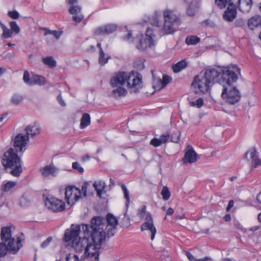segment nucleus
Wrapping results in <instances>:
<instances>
[{
	"mask_svg": "<svg viewBox=\"0 0 261 261\" xmlns=\"http://www.w3.org/2000/svg\"><path fill=\"white\" fill-rule=\"evenodd\" d=\"M105 219L100 216H95L91 220V224H83L82 228L85 233H90L92 245L95 246L94 250L99 253L101 244L105 241L106 234L103 230Z\"/></svg>",
	"mask_w": 261,
	"mask_h": 261,
	"instance_id": "obj_1",
	"label": "nucleus"
},
{
	"mask_svg": "<svg viewBox=\"0 0 261 261\" xmlns=\"http://www.w3.org/2000/svg\"><path fill=\"white\" fill-rule=\"evenodd\" d=\"M232 68L234 70H230L229 67L207 69L206 70L204 75L212 85L215 82L223 85L225 83V82L229 78H231L232 81H235L238 79L235 71L240 73V69L237 65H233Z\"/></svg>",
	"mask_w": 261,
	"mask_h": 261,
	"instance_id": "obj_2",
	"label": "nucleus"
},
{
	"mask_svg": "<svg viewBox=\"0 0 261 261\" xmlns=\"http://www.w3.org/2000/svg\"><path fill=\"white\" fill-rule=\"evenodd\" d=\"M127 83V87L137 92L141 88L142 75L138 74L135 75L134 73H128L125 71H119L110 80V85L113 88L117 86H122Z\"/></svg>",
	"mask_w": 261,
	"mask_h": 261,
	"instance_id": "obj_3",
	"label": "nucleus"
},
{
	"mask_svg": "<svg viewBox=\"0 0 261 261\" xmlns=\"http://www.w3.org/2000/svg\"><path fill=\"white\" fill-rule=\"evenodd\" d=\"M1 237L2 243H0V257L5 256L7 252L16 254L22 247L21 240L19 237L16 239L12 237L10 227H3L2 229Z\"/></svg>",
	"mask_w": 261,
	"mask_h": 261,
	"instance_id": "obj_4",
	"label": "nucleus"
},
{
	"mask_svg": "<svg viewBox=\"0 0 261 261\" xmlns=\"http://www.w3.org/2000/svg\"><path fill=\"white\" fill-rule=\"evenodd\" d=\"M2 163L6 168L12 169L10 173L13 176H19L22 171L20 159L12 148L4 153Z\"/></svg>",
	"mask_w": 261,
	"mask_h": 261,
	"instance_id": "obj_5",
	"label": "nucleus"
},
{
	"mask_svg": "<svg viewBox=\"0 0 261 261\" xmlns=\"http://www.w3.org/2000/svg\"><path fill=\"white\" fill-rule=\"evenodd\" d=\"M72 245L76 252L81 253L84 250V253L81 256V259H84L85 257H94L96 261H99V253H97V251L94 250L95 247L92 245V243H89L88 238H79L78 241H75Z\"/></svg>",
	"mask_w": 261,
	"mask_h": 261,
	"instance_id": "obj_6",
	"label": "nucleus"
},
{
	"mask_svg": "<svg viewBox=\"0 0 261 261\" xmlns=\"http://www.w3.org/2000/svg\"><path fill=\"white\" fill-rule=\"evenodd\" d=\"M238 79L235 81L231 80V78H229L224 84H223V88L221 93L222 98L225 100L226 102L231 105H234L238 102L241 99V94L239 91L233 84L237 82Z\"/></svg>",
	"mask_w": 261,
	"mask_h": 261,
	"instance_id": "obj_7",
	"label": "nucleus"
},
{
	"mask_svg": "<svg viewBox=\"0 0 261 261\" xmlns=\"http://www.w3.org/2000/svg\"><path fill=\"white\" fill-rule=\"evenodd\" d=\"M164 17L165 21L163 30L165 34L174 33L180 23L179 19L172 11L168 10L164 11Z\"/></svg>",
	"mask_w": 261,
	"mask_h": 261,
	"instance_id": "obj_8",
	"label": "nucleus"
},
{
	"mask_svg": "<svg viewBox=\"0 0 261 261\" xmlns=\"http://www.w3.org/2000/svg\"><path fill=\"white\" fill-rule=\"evenodd\" d=\"M155 35L151 28H147L145 32V37L143 35L139 40V43L137 45V48L141 51L146 50L148 48H152L155 45V42L154 40Z\"/></svg>",
	"mask_w": 261,
	"mask_h": 261,
	"instance_id": "obj_9",
	"label": "nucleus"
},
{
	"mask_svg": "<svg viewBox=\"0 0 261 261\" xmlns=\"http://www.w3.org/2000/svg\"><path fill=\"white\" fill-rule=\"evenodd\" d=\"M191 86L194 88H198V90H194V93L198 94L199 92L201 93L207 92L210 87L213 85L204 75H198L194 77Z\"/></svg>",
	"mask_w": 261,
	"mask_h": 261,
	"instance_id": "obj_10",
	"label": "nucleus"
},
{
	"mask_svg": "<svg viewBox=\"0 0 261 261\" xmlns=\"http://www.w3.org/2000/svg\"><path fill=\"white\" fill-rule=\"evenodd\" d=\"M44 202L47 209L54 213L61 212L65 209V204L63 200L51 196H47Z\"/></svg>",
	"mask_w": 261,
	"mask_h": 261,
	"instance_id": "obj_11",
	"label": "nucleus"
},
{
	"mask_svg": "<svg viewBox=\"0 0 261 261\" xmlns=\"http://www.w3.org/2000/svg\"><path fill=\"white\" fill-rule=\"evenodd\" d=\"M81 191L74 186H69L65 188V199L68 205H72L81 197Z\"/></svg>",
	"mask_w": 261,
	"mask_h": 261,
	"instance_id": "obj_12",
	"label": "nucleus"
},
{
	"mask_svg": "<svg viewBox=\"0 0 261 261\" xmlns=\"http://www.w3.org/2000/svg\"><path fill=\"white\" fill-rule=\"evenodd\" d=\"M81 232V227L79 225L72 224L70 229L66 230L64 233V240L65 242H71L74 244L77 241Z\"/></svg>",
	"mask_w": 261,
	"mask_h": 261,
	"instance_id": "obj_13",
	"label": "nucleus"
},
{
	"mask_svg": "<svg viewBox=\"0 0 261 261\" xmlns=\"http://www.w3.org/2000/svg\"><path fill=\"white\" fill-rule=\"evenodd\" d=\"M145 219V222L141 226V230L142 231L145 230H150L151 233V240H153L156 234V230L153 224V218L151 214L150 213H147Z\"/></svg>",
	"mask_w": 261,
	"mask_h": 261,
	"instance_id": "obj_14",
	"label": "nucleus"
},
{
	"mask_svg": "<svg viewBox=\"0 0 261 261\" xmlns=\"http://www.w3.org/2000/svg\"><path fill=\"white\" fill-rule=\"evenodd\" d=\"M29 141V137L22 134H17L14 139L13 146L16 152L23 151L26 149L25 147Z\"/></svg>",
	"mask_w": 261,
	"mask_h": 261,
	"instance_id": "obj_15",
	"label": "nucleus"
},
{
	"mask_svg": "<svg viewBox=\"0 0 261 261\" xmlns=\"http://www.w3.org/2000/svg\"><path fill=\"white\" fill-rule=\"evenodd\" d=\"M237 11L236 5L229 3L223 14V19L227 22H232L237 17Z\"/></svg>",
	"mask_w": 261,
	"mask_h": 261,
	"instance_id": "obj_16",
	"label": "nucleus"
},
{
	"mask_svg": "<svg viewBox=\"0 0 261 261\" xmlns=\"http://www.w3.org/2000/svg\"><path fill=\"white\" fill-rule=\"evenodd\" d=\"M117 28V26L114 24H108L100 26L96 29L94 34L96 36L108 35L114 32Z\"/></svg>",
	"mask_w": 261,
	"mask_h": 261,
	"instance_id": "obj_17",
	"label": "nucleus"
},
{
	"mask_svg": "<svg viewBox=\"0 0 261 261\" xmlns=\"http://www.w3.org/2000/svg\"><path fill=\"white\" fill-rule=\"evenodd\" d=\"M69 12L73 15L72 19L76 22L80 23L84 19V16L81 14V8L78 6H71Z\"/></svg>",
	"mask_w": 261,
	"mask_h": 261,
	"instance_id": "obj_18",
	"label": "nucleus"
},
{
	"mask_svg": "<svg viewBox=\"0 0 261 261\" xmlns=\"http://www.w3.org/2000/svg\"><path fill=\"white\" fill-rule=\"evenodd\" d=\"M25 130L26 132L25 136H28L29 137V136L34 137L40 133L41 128L38 123L35 122L32 125L27 126Z\"/></svg>",
	"mask_w": 261,
	"mask_h": 261,
	"instance_id": "obj_19",
	"label": "nucleus"
},
{
	"mask_svg": "<svg viewBox=\"0 0 261 261\" xmlns=\"http://www.w3.org/2000/svg\"><path fill=\"white\" fill-rule=\"evenodd\" d=\"M197 154L193 148H191L186 152L182 161L184 163H193L197 161Z\"/></svg>",
	"mask_w": 261,
	"mask_h": 261,
	"instance_id": "obj_20",
	"label": "nucleus"
},
{
	"mask_svg": "<svg viewBox=\"0 0 261 261\" xmlns=\"http://www.w3.org/2000/svg\"><path fill=\"white\" fill-rule=\"evenodd\" d=\"M40 171L43 176L47 177L50 175L56 176L58 170L55 167L50 165L41 168Z\"/></svg>",
	"mask_w": 261,
	"mask_h": 261,
	"instance_id": "obj_21",
	"label": "nucleus"
},
{
	"mask_svg": "<svg viewBox=\"0 0 261 261\" xmlns=\"http://www.w3.org/2000/svg\"><path fill=\"white\" fill-rule=\"evenodd\" d=\"M252 6V0H239L238 8L243 13H248L250 11Z\"/></svg>",
	"mask_w": 261,
	"mask_h": 261,
	"instance_id": "obj_22",
	"label": "nucleus"
},
{
	"mask_svg": "<svg viewBox=\"0 0 261 261\" xmlns=\"http://www.w3.org/2000/svg\"><path fill=\"white\" fill-rule=\"evenodd\" d=\"M261 16L259 15H255L248 19L247 25L249 29L251 30H254L255 28L260 25Z\"/></svg>",
	"mask_w": 261,
	"mask_h": 261,
	"instance_id": "obj_23",
	"label": "nucleus"
},
{
	"mask_svg": "<svg viewBox=\"0 0 261 261\" xmlns=\"http://www.w3.org/2000/svg\"><path fill=\"white\" fill-rule=\"evenodd\" d=\"M199 3L200 0H193L191 2L187 11V13L189 16H194L197 12L199 7Z\"/></svg>",
	"mask_w": 261,
	"mask_h": 261,
	"instance_id": "obj_24",
	"label": "nucleus"
},
{
	"mask_svg": "<svg viewBox=\"0 0 261 261\" xmlns=\"http://www.w3.org/2000/svg\"><path fill=\"white\" fill-rule=\"evenodd\" d=\"M93 187L97 192V196L99 197H101L102 191L105 190L106 187L105 182L102 181H99L98 182L95 181L93 184Z\"/></svg>",
	"mask_w": 261,
	"mask_h": 261,
	"instance_id": "obj_25",
	"label": "nucleus"
},
{
	"mask_svg": "<svg viewBox=\"0 0 261 261\" xmlns=\"http://www.w3.org/2000/svg\"><path fill=\"white\" fill-rule=\"evenodd\" d=\"M91 118L90 116L88 113H84L81 119L80 128L82 129L85 128L90 124Z\"/></svg>",
	"mask_w": 261,
	"mask_h": 261,
	"instance_id": "obj_26",
	"label": "nucleus"
},
{
	"mask_svg": "<svg viewBox=\"0 0 261 261\" xmlns=\"http://www.w3.org/2000/svg\"><path fill=\"white\" fill-rule=\"evenodd\" d=\"M187 66V62L185 60H181L172 66V69L174 73H178L185 68Z\"/></svg>",
	"mask_w": 261,
	"mask_h": 261,
	"instance_id": "obj_27",
	"label": "nucleus"
},
{
	"mask_svg": "<svg viewBox=\"0 0 261 261\" xmlns=\"http://www.w3.org/2000/svg\"><path fill=\"white\" fill-rule=\"evenodd\" d=\"M45 80L42 76L35 75L32 77L31 85L38 84L42 86L45 85Z\"/></svg>",
	"mask_w": 261,
	"mask_h": 261,
	"instance_id": "obj_28",
	"label": "nucleus"
},
{
	"mask_svg": "<svg viewBox=\"0 0 261 261\" xmlns=\"http://www.w3.org/2000/svg\"><path fill=\"white\" fill-rule=\"evenodd\" d=\"M117 88L113 90L112 95L115 98L125 96L126 93V90L122 86H117Z\"/></svg>",
	"mask_w": 261,
	"mask_h": 261,
	"instance_id": "obj_29",
	"label": "nucleus"
},
{
	"mask_svg": "<svg viewBox=\"0 0 261 261\" xmlns=\"http://www.w3.org/2000/svg\"><path fill=\"white\" fill-rule=\"evenodd\" d=\"M43 63L50 68H54L57 66L56 61L52 56H48L42 59Z\"/></svg>",
	"mask_w": 261,
	"mask_h": 261,
	"instance_id": "obj_30",
	"label": "nucleus"
},
{
	"mask_svg": "<svg viewBox=\"0 0 261 261\" xmlns=\"http://www.w3.org/2000/svg\"><path fill=\"white\" fill-rule=\"evenodd\" d=\"M110 58L111 57L109 56L106 57L103 49H100L99 54L98 63L101 66L106 64Z\"/></svg>",
	"mask_w": 261,
	"mask_h": 261,
	"instance_id": "obj_31",
	"label": "nucleus"
},
{
	"mask_svg": "<svg viewBox=\"0 0 261 261\" xmlns=\"http://www.w3.org/2000/svg\"><path fill=\"white\" fill-rule=\"evenodd\" d=\"M106 238H109L113 236L116 232V226H113L111 225H107L106 227Z\"/></svg>",
	"mask_w": 261,
	"mask_h": 261,
	"instance_id": "obj_32",
	"label": "nucleus"
},
{
	"mask_svg": "<svg viewBox=\"0 0 261 261\" xmlns=\"http://www.w3.org/2000/svg\"><path fill=\"white\" fill-rule=\"evenodd\" d=\"M200 41V38L196 36H190L186 38V43L188 45H195Z\"/></svg>",
	"mask_w": 261,
	"mask_h": 261,
	"instance_id": "obj_33",
	"label": "nucleus"
},
{
	"mask_svg": "<svg viewBox=\"0 0 261 261\" xmlns=\"http://www.w3.org/2000/svg\"><path fill=\"white\" fill-rule=\"evenodd\" d=\"M16 186V182L14 181H9L1 187V190L3 192H9Z\"/></svg>",
	"mask_w": 261,
	"mask_h": 261,
	"instance_id": "obj_34",
	"label": "nucleus"
},
{
	"mask_svg": "<svg viewBox=\"0 0 261 261\" xmlns=\"http://www.w3.org/2000/svg\"><path fill=\"white\" fill-rule=\"evenodd\" d=\"M23 100L22 95L16 93L11 97V101L15 105H18L22 102Z\"/></svg>",
	"mask_w": 261,
	"mask_h": 261,
	"instance_id": "obj_35",
	"label": "nucleus"
},
{
	"mask_svg": "<svg viewBox=\"0 0 261 261\" xmlns=\"http://www.w3.org/2000/svg\"><path fill=\"white\" fill-rule=\"evenodd\" d=\"M107 220L108 225H111L113 226H117L118 220L112 214H108L107 216Z\"/></svg>",
	"mask_w": 261,
	"mask_h": 261,
	"instance_id": "obj_36",
	"label": "nucleus"
},
{
	"mask_svg": "<svg viewBox=\"0 0 261 261\" xmlns=\"http://www.w3.org/2000/svg\"><path fill=\"white\" fill-rule=\"evenodd\" d=\"M121 187L122 190L123 192L124 197L126 200V207H128L129 202H130V198H129L128 191L127 189L126 186L123 184H122L121 185Z\"/></svg>",
	"mask_w": 261,
	"mask_h": 261,
	"instance_id": "obj_37",
	"label": "nucleus"
},
{
	"mask_svg": "<svg viewBox=\"0 0 261 261\" xmlns=\"http://www.w3.org/2000/svg\"><path fill=\"white\" fill-rule=\"evenodd\" d=\"M45 30L46 32L44 34L45 35L48 34L53 35L57 39H59L62 34V32H60L56 30L51 31L47 29H45Z\"/></svg>",
	"mask_w": 261,
	"mask_h": 261,
	"instance_id": "obj_38",
	"label": "nucleus"
},
{
	"mask_svg": "<svg viewBox=\"0 0 261 261\" xmlns=\"http://www.w3.org/2000/svg\"><path fill=\"white\" fill-rule=\"evenodd\" d=\"M161 195L163 196V198L164 200H167L169 199L171 193L169 191L168 187H164L161 191Z\"/></svg>",
	"mask_w": 261,
	"mask_h": 261,
	"instance_id": "obj_39",
	"label": "nucleus"
},
{
	"mask_svg": "<svg viewBox=\"0 0 261 261\" xmlns=\"http://www.w3.org/2000/svg\"><path fill=\"white\" fill-rule=\"evenodd\" d=\"M20 204L22 207H27L30 204V200L27 196L23 195L20 199Z\"/></svg>",
	"mask_w": 261,
	"mask_h": 261,
	"instance_id": "obj_40",
	"label": "nucleus"
},
{
	"mask_svg": "<svg viewBox=\"0 0 261 261\" xmlns=\"http://www.w3.org/2000/svg\"><path fill=\"white\" fill-rule=\"evenodd\" d=\"M204 103V100L202 98H198L195 101H190V105L192 107H196L198 108H201Z\"/></svg>",
	"mask_w": 261,
	"mask_h": 261,
	"instance_id": "obj_41",
	"label": "nucleus"
},
{
	"mask_svg": "<svg viewBox=\"0 0 261 261\" xmlns=\"http://www.w3.org/2000/svg\"><path fill=\"white\" fill-rule=\"evenodd\" d=\"M160 83L162 84V87H165L168 84H169L171 81V78L167 75H163V79L158 80Z\"/></svg>",
	"mask_w": 261,
	"mask_h": 261,
	"instance_id": "obj_42",
	"label": "nucleus"
},
{
	"mask_svg": "<svg viewBox=\"0 0 261 261\" xmlns=\"http://www.w3.org/2000/svg\"><path fill=\"white\" fill-rule=\"evenodd\" d=\"M180 133L179 131L173 132L171 136V141L178 143L180 141Z\"/></svg>",
	"mask_w": 261,
	"mask_h": 261,
	"instance_id": "obj_43",
	"label": "nucleus"
},
{
	"mask_svg": "<svg viewBox=\"0 0 261 261\" xmlns=\"http://www.w3.org/2000/svg\"><path fill=\"white\" fill-rule=\"evenodd\" d=\"M186 255L190 261H206L210 259L208 257H205L202 258L197 259L191 253L189 252H186Z\"/></svg>",
	"mask_w": 261,
	"mask_h": 261,
	"instance_id": "obj_44",
	"label": "nucleus"
},
{
	"mask_svg": "<svg viewBox=\"0 0 261 261\" xmlns=\"http://www.w3.org/2000/svg\"><path fill=\"white\" fill-rule=\"evenodd\" d=\"M3 34L2 36L5 38H8L11 37L12 31L8 29L6 26H3Z\"/></svg>",
	"mask_w": 261,
	"mask_h": 261,
	"instance_id": "obj_45",
	"label": "nucleus"
},
{
	"mask_svg": "<svg viewBox=\"0 0 261 261\" xmlns=\"http://www.w3.org/2000/svg\"><path fill=\"white\" fill-rule=\"evenodd\" d=\"M10 26L11 28V30L14 32L15 34H18L20 32V28L19 26L17 25L16 22L15 21H11L10 23Z\"/></svg>",
	"mask_w": 261,
	"mask_h": 261,
	"instance_id": "obj_46",
	"label": "nucleus"
},
{
	"mask_svg": "<svg viewBox=\"0 0 261 261\" xmlns=\"http://www.w3.org/2000/svg\"><path fill=\"white\" fill-rule=\"evenodd\" d=\"M66 261H81V260L77 255L69 253L66 255Z\"/></svg>",
	"mask_w": 261,
	"mask_h": 261,
	"instance_id": "obj_47",
	"label": "nucleus"
},
{
	"mask_svg": "<svg viewBox=\"0 0 261 261\" xmlns=\"http://www.w3.org/2000/svg\"><path fill=\"white\" fill-rule=\"evenodd\" d=\"M228 0H215L216 5L220 9L224 8L227 3Z\"/></svg>",
	"mask_w": 261,
	"mask_h": 261,
	"instance_id": "obj_48",
	"label": "nucleus"
},
{
	"mask_svg": "<svg viewBox=\"0 0 261 261\" xmlns=\"http://www.w3.org/2000/svg\"><path fill=\"white\" fill-rule=\"evenodd\" d=\"M23 80L25 84H27L29 85H31L32 77L30 78V74H29V72L27 70H25L24 72L23 76Z\"/></svg>",
	"mask_w": 261,
	"mask_h": 261,
	"instance_id": "obj_49",
	"label": "nucleus"
},
{
	"mask_svg": "<svg viewBox=\"0 0 261 261\" xmlns=\"http://www.w3.org/2000/svg\"><path fill=\"white\" fill-rule=\"evenodd\" d=\"M72 167L73 169L77 170L80 173H83L84 171V168L77 162H73L72 164Z\"/></svg>",
	"mask_w": 261,
	"mask_h": 261,
	"instance_id": "obj_50",
	"label": "nucleus"
},
{
	"mask_svg": "<svg viewBox=\"0 0 261 261\" xmlns=\"http://www.w3.org/2000/svg\"><path fill=\"white\" fill-rule=\"evenodd\" d=\"M146 205H143L141 208L138 209L137 215L139 216L140 219H143L145 217L146 213Z\"/></svg>",
	"mask_w": 261,
	"mask_h": 261,
	"instance_id": "obj_51",
	"label": "nucleus"
},
{
	"mask_svg": "<svg viewBox=\"0 0 261 261\" xmlns=\"http://www.w3.org/2000/svg\"><path fill=\"white\" fill-rule=\"evenodd\" d=\"M234 25L236 27L243 28L246 26V22L244 19L242 18H239L236 19L235 21Z\"/></svg>",
	"mask_w": 261,
	"mask_h": 261,
	"instance_id": "obj_52",
	"label": "nucleus"
},
{
	"mask_svg": "<svg viewBox=\"0 0 261 261\" xmlns=\"http://www.w3.org/2000/svg\"><path fill=\"white\" fill-rule=\"evenodd\" d=\"M144 59H140L135 62V66L139 69H142L144 68Z\"/></svg>",
	"mask_w": 261,
	"mask_h": 261,
	"instance_id": "obj_53",
	"label": "nucleus"
},
{
	"mask_svg": "<svg viewBox=\"0 0 261 261\" xmlns=\"http://www.w3.org/2000/svg\"><path fill=\"white\" fill-rule=\"evenodd\" d=\"M249 152H250V157L252 160H254L255 158L257 157L256 155L257 151L254 147L252 149V150H249V151H247V152H246L245 156V159H247V154Z\"/></svg>",
	"mask_w": 261,
	"mask_h": 261,
	"instance_id": "obj_54",
	"label": "nucleus"
},
{
	"mask_svg": "<svg viewBox=\"0 0 261 261\" xmlns=\"http://www.w3.org/2000/svg\"><path fill=\"white\" fill-rule=\"evenodd\" d=\"M130 225V221L129 217L126 216V214L124 215V217L122 220V225L123 227H127Z\"/></svg>",
	"mask_w": 261,
	"mask_h": 261,
	"instance_id": "obj_55",
	"label": "nucleus"
},
{
	"mask_svg": "<svg viewBox=\"0 0 261 261\" xmlns=\"http://www.w3.org/2000/svg\"><path fill=\"white\" fill-rule=\"evenodd\" d=\"M150 144L154 147H158L162 144L160 139L156 138L151 139Z\"/></svg>",
	"mask_w": 261,
	"mask_h": 261,
	"instance_id": "obj_56",
	"label": "nucleus"
},
{
	"mask_svg": "<svg viewBox=\"0 0 261 261\" xmlns=\"http://www.w3.org/2000/svg\"><path fill=\"white\" fill-rule=\"evenodd\" d=\"M53 240V237H48L46 240L43 241L41 244V247L42 248H46L49 244L51 243V242Z\"/></svg>",
	"mask_w": 261,
	"mask_h": 261,
	"instance_id": "obj_57",
	"label": "nucleus"
},
{
	"mask_svg": "<svg viewBox=\"0 0 261 261\" xmlns=\"http://www.w3.org/2000/svg\"><path fill=\"white\" fill-rule=\"evenodd\" d=\"M170 138V134L168 133L164 134L160 136L159 138L162 144H164L167 142Z\"/></svg>",
	"mask_w": 261,
	"mask_h": 261,
	"instance_id": "obj_58",
	"label": "nucleus"
},
{
	"mask_svg": "<svg viewBox=\"0 0 261 261\" xmlns=\"http://www.w3.org/2000/svg\"><path fill=\"white\" fill-rule=\"evenodd\" d=\"M8 15L13 19H17L19 17V14L16 11H9Z\"/></svg>",
	"mask_w": 261,
	"mask_h": 261,
	"instance_id": "obj_59",
	"label": "nucleus"
},
{
	"mask_svg": "<svg viewBox=\"0 0 261 261\" xmlns=\"http://www.w3.org/2000/svg\"><path fill=\"white\" fill-rule=\"evenodd\" d=\"M253 164L252 165V167L255 168L258 166L261 165V160L257 158V157L255 158L254 160H253Z\"/></svg>",
	"mask_w": 261,
	"mask_h": 261,
	"instance_id": "obj_60",
	"label": "nucleus"
},
{
	"mask_svg": "<svg viewBox=\"0 0 261 261\" xmlns=\"http://www.w3.org/2000/svg\"><path fill=\"white\" fill-rule=\"evenodd\" d=\"M89 184L87 182H85L82 185V191L84 196H87V188Z\"/></svg>",
	"mask_w": 261,
	"mask_h": 261,
	"instance_id": "obj_61",
	"label": "nucleus"
},
{
	"mask_svg": "<svg viewBox=\"0 0 261 261\" xmlns=\"http://www.w3.org/2000/svg\"><path fill=\"white\" fill-rule=\"evenodd\" d=\"M57 99V100H58V102L61 105V106H62V107H65L66 106V103L65 102V101L63 99L61 93H60L59 94V95L58 96Z\"/></svg>",
	"mask_w": 261,
	"mask_h": 261,
	"instance_id": "obj_62",
	"label": "nucleus"
},
{
	"mask_svg": "<svg viewBox=\"0 0 261 261\" xmlns=\"http://www.w3.org/2000/svg\"><path fill=\"white\" fill-rule=\"evenodd\" d=\"M233 204H234V202L232 200H230L229 201V203H228V204L227 206V208H226V210L227 211H229L230 210V209L233 207Z\"/></svg>",
	"mask_w": 261,
	"mask_h": 261,
	"instance_id": "obj_63",
	"label": "nucleus"
},
{
	"mask_svg": "<svg viewBox=\"0 0 261 261\" xmlns=\"http://www.w3.org/2000/svg\"><path fill=\"white\" fill-rule=\"evenodd\" d=\"M256 200L261 204V192H260L256 196Z\"/></svg>",
	"mask_w": 261,
	"mask_h": 261,
	"instance_id": "obj_64",
	"label": "nucleus"
}]
</instances>
